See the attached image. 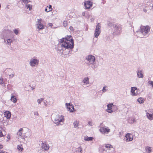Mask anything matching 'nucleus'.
<instances>
[{"mask_svg":"<svg viewBox=\"0 0 153 153\" xmlns=\"http://www.w3.org/2000/svg\"><path fill=\"white\" fill-rule=\"evenodd\" d=\"M4 117H6L7 119H9L10 118L11 113L8 111H6L4 112Z\"/></svg>","mask_w":153,"mask_h":153,"instance_id":"nucleus-19","label":"nucleus"},{"mask_svg":"<svg viewBox=\"0 0 153 153\" xmlns=\"http://www.w3.org/2000/svg\"><path fill=\"white\" fill-rule=\"evenodd\" d=\"M23 128H20L17 133L18 138H21L22 137V131H23Z\"/></svg>","mask_w":153,"mask_h":153,"instance_id":"nucleus-21","label":"nucleus"},{"mask_svg":"<svg viewBox=\"0 0 153 153\" xmlns=\"http://www.w3.org/2000/svg\"><path fill=\"white\" fill-rule=\"evenodd\" d=\"M25 6L27 9H29L30 11L31 10L32 8V5L28 4H25Z\"/></svg>","mask_w":153,"mask_h":153,"instance_id":"nucleus-27","label":"nucleus"},{"mask_svg":"<svg viewBox=\"0 0 153 153\" xmlns=\"http://www.w3.org/2000/svg\"><path fill=\"white\" fill-rule=\"evenodd\" d=\"M10 100L14 103H15L17 101V99L14 96H12L11 97Z\"/></svg>","mask_w":153,"mask_h":153,"instance_id":"nucleus-30","label":"nucleus"},{"mask_svg":"<svg viewBox=\"0 0 153 153\" xmlns=\"http://www.w3.org/2000/svg\"><path fill=\"white\" fill-rule=\"evenodd\" d=\"M79 121L77 120L75 121L73 123V125L74 126V127L75 128H79Z\"/></svg>","mask_w":153,"mask_h":153,"instance_id":"nucleus-20","label":"nucleus"},{"mask_svg":"<svg viewBox=\"0 0 153 153\" xmlns=\"http://www.w3.org/2000/svg\"><path fill=\"white\" fill-rule=\"evenodd\" d=\"M43 100L44 99L42 98L38 99L37 100V102L39 104H40L43 101Z\"/></svg>","mask_w":153,"mask_h":153,"instance_id":"nucleus-31","label":"nucleus"},{"mask_svg":"<svg viewBox=\"0 0 153 153\" xmlns=\"http://www.w3.org/2000/svg\"><path fill=\"white\" fill-rule=\"evenodd\" d=\"M36 26V28L38 29V32L41 34L43 33L40 32V30L44 29V25L41 22H38L37 23Z\"/></svg>","mask_w":153,"mask_h":153,"instance_id":"nucleus-12","label":"nucleus"},{"mask_svg":"<svg viewBox=\"0 0 153 153\" xmlns=\"http://www.w3.org/2000/svg\"><path fill=\"white\" fill-rule=\"evenodd\" d=\"M122 27L121 25H116L113 27V35H120L122 32Z\"/></svg>","mask_w":153,"mask_h":153,"instance_id":"nucleus-5","label":"nucleus"},{"mask_svg":"<svg viewBox=\"0 0 153 153\" xmlns=\"http://www.w3.org/2000/svg\"><path fill=\"white\" fill-rule=\"evenodd\" d=\"M72 110H73V111H75V109L74 108V106H73V105L72 106Z\"/></svg>","mask_w":153,"mask_h":153,"instance_id":"nucleus-53","label":"nucleus"},{"mask_svg":"<svg viewBox=\"0 0 153 153\" xmlns=\"http://www.w3.org/2000/svg\"><path fill=\"white\" fill-rule=\"evenodd\" d=\"M70 29L71 30H74L73 27L72 26H70Z\"/></svg>","mask_w":153,"mask_h":153,"instance_id":"nucleus-51","label":"nucleus"},{"mask_svg":"<svg viewBox=\"0 0 153 153\" xmlns=\"http://www.w3.org/2000/svg\"><path fill=\"white\" fill-rule=\"evenodd\" d=\"M85 12H83L82 13V16H84L85 15Z\"/></svg>","mask_w":153,"mask_h":153,"instance_id":"nucleus-50","label":"nucleus"},{"mask_svg":"<svg viewBox=\"0 0 153 153\" xmlns=\"http://www.w3.org/2000/svg\"><path fill=\"white\" fill-rule=\"evenodd\" d=\"M129 122L131 123H133L135 122V119L133 118H131Z\"/></svg>","mask_w":153,"mask_h":153,"instance_id":"nucleus-34","label":"nucleus"},{"mask_svg":"<svg viewBox=\"0 0 153 153\" xmlns=\"http://www.w3.org/2000/svg\"><path fill=\"white\" fill-rule=\"evenodd\" d=\"M39 60L36 58L33 57L30 59L29 62L30 65L32 68L37 66L39 64Z\"/></svg>","mask_w":153,"mask_h":153,"instance_id":"nucleus-6","label":"nucleus"},{"mask_svg":"<svg viewBox=\"0 0 153 153\" xmlns=\"http://www.w3.org/2000/svg\"><path fill=\"white\" fill-rule=\"evenodd\" d=\"M143 11L145 13H146L147 12V10L145 8L143 9Z\"/></svg>","mask_w":153,"mask_h":153,"instance_id":"nucleus-52","label":"nucleus"},{"mask_svg":"<svg viewBox=\"0 0 153 153\" xmlns=\"http://www.w3.org/2000/svg\"><path fill=\"white\" fill-rule=\"evenodd\" d=\"M9 5H7V6L6 7V9H7V10H8V9H9Z\"/></svg>","mask_w":153,"mask_h":153,"instance_id":"nucleus-55","label":"nucleus"},{"mask_svg":"<svg viewBox=\"0 0 153 153\" xmlns=\"http://www.w3.org/2000/svg\"><path fill=\"white\" fill-rule=\"evenodd\" d=\"M70 108H71H71H72V106H71V107H70Z\"/></svg>","mask_w":153,"mask_h":153,"instance_id":"nucleus-58","label":"nucleus"},{"mask_svg":"<svg viewBox=\"0 0 153 153\" xmlns=\"http://www.w3.org/2000/svg\"><path fill=\"white\" fill-rule=\"evenodd\" d=\"M93 139V137H88L87 136H86L84 137V140L87 141H92Z\"/></svg>","mask_w":153,"mask_h":153,"instance_id":"nucleus-24","label":"nucleus"},{"mask_svg":"<svg viewBox=\"0 0 153 153\" xmlns=\"http://www.w3.org/2000/svg\"><path fill=\"white\" fill-rule=\"evenodd\" d=\"M106 111L109 113H111L114 112V111L112 110V109H110V110H106Z\"/></svg>","mask_w":153,"mask_h":153,"instance_id":"nucleus-40","label":"nucleus"},{"mask_svg":"<svg viewBox=\"0 0 153 153\" xmlns=\"http://www.w3.org/2000/svg\"><path fill=\"white\" fill-rule=\"evenodd\" d=\"M137 77L139 78H143V72L142 70H138L137 71Z\"/></svg>","mask_w":153,"mask_h":153,"instance_id":"nucleus-15","label":"nucleus"},{"mask_svg":"<svg viewBox=\"0 0 153 153\" xmlns=\"http://www.w3.org/2000/svg\"><path fill=\"white\" fill-rule=\"evenodd\" d=\"M74 48V41L71 36L60 39L57 50L59 53H63V51L67 50L68 54Z\"/></svg>","mask_w":153,"mask_h":153,"instance_id":"nucleus-1","label":"nucleus"},{"mask_svg":"<svg viewBox=\"0 0 153 153\" xmlns=\"http://www.w3.org/2000/svg\"><path fill=\"white\" fill-rule=\"evenodd\" d=\"M125 139L126 142L132 141L133 139V136L130 133H127L125 135Z\"/></svg>","mask_w":153,"mask_h":153,"instance_id":"nucleus-14","label":"nucleus"},{"mask_svg":"<svg viewBox=\"0 0 153 153\" xmlns=\"http://www.w3.org/2000/svg\"><path fill=\"white\" fill-rule=\"evenodd\" d=\"M68 110H69L70 112H73L74 111H73V110H72V109H71V108H70V107H69V106H68V108H67Z\"/></svg>","mask_w":153,"mask_h":153,"instance_id":"nucleus-41","label":"nucleus"},{"mask_svg":"<svg viewBox=\"0 0 153 153\" xmlns=\"http://www.w3.org/2000/svg\"><path fill=\"white\" fill-rule=\"evenodd\" d=\"M94 18H92L91 19V22H93L94 21Z\"/></svg>","mask_w":153,"mask_h":153,"instance_id":"nucleus-54","label":"nucleus"},{"mask_svg":"<svg viewBox=\"0 0 153 153\" xmlns=\"http://www.w3.org/2000/svg\"><path fill=\"white\" fill-rule=\"evenodd\" d=\"M100 132L105 135L108 134L111 131V129L108 127L104 126L100 127Z\"/></svg>","mask_w":153,"mask_h":153,"instance_id":"nucleus-7","label":"nucleus"},{"mask_svg":"<svg viewBox=\"0 0 153 153\" xmlns=\"http://www.w3.org/2000/svg\"><path fill=\"white\" fill-rule=\"evenodd\" d=\"M65 105L67 108H68V106H69V107L72 106L73 105H72V104H71V103H65Z\"/></svg>","mask_w":153,"mask_h":153,"instance_id":"nucleus-33","label":"nucleus"},{"mask_svg":"<svg viewBox=\"0 0 153 153\" xmlns=\"http://www.w3.org/2000/svg\"><path fill=\"white\" fill-rule=\"evenodd\" d=\"M131 94L133 96H136L137 95V88L136 87H131Z\"/></svg>","mask_w":153,"mask_h":153,"instance_id":"nucleus-13","label":"nucleus"},{"mask_svg":"<svg viewBox=\"0 0 153 153\" xmlns=\"http://www.w3.org/2000/svg\"><path fill=\"white\" fill-rule=\"evenodd\" d=\"M148 84L149 85H151L152 87L153 88V81L151 80H149L148 81Z\"/></svg>","mask_w":153,"mask_h":153,"instance_id":"nucleus-32","label":"nucleus"},{"mask_svg":"<svg viewBox=\"0 0 153 153\" xmlns=\"http://www.w3.org/2000/svg\"><path fill=\"white\" fill-rule=\"evenodd\" d=\"M41 21H42V19H38L37 20V22H41Z\"/></svg>","mask_w":153,"mask_h":153,"instance_id":"nucleus-49","label":"nucleus"},{"mask_svg":"<svg viewBox=\"0 0 153 153\" xmlns=\"http://www.w3.org/2000/svg\"><path fill=\"white\" fill-rule=\"evenodd\" d=\"M44 105L45 106H46L47 105V101H46V102L44 101Z\"/></svg>","mask_w":153,"mask_h":153,"instance_id":"nucleus-47","label":"nucleus"},{"mask_svg":"<svg viewBox=\"0 0 153 153\" xmlns=\"http://www.w3.org/2000/svg\"><path fill=\"white\" fill-rule=\"evenodd\" d=\"M144 101L143 98L141 97H140L137 99L138 102L140 104L143 103Z\"/></svg>","mask_w":153,"mask_h":153,"instance_id":"nucleus-28","label":"nucleus"},{"mask_svg":"<svg viewBox=\"0 0 153 153\" xmlns=\"http://www.w3.org/2000/svg\"><path fill=\"white\" fill-rule=\"evenodd\" d=\"M13 42L12 40L10 39H8L7 40H4V42L7 44L10 45L11 43Z\"/></svg>","mask_w":153,"mask_h":153,"instance_id":"nucleus-23","label":"nucleus"},{"mask_svg":"<svg viewBox=\"0 0 153 153\" xmlns=\"http://www.w3.org/2000/svg\"><path fill=\"white\" fill-rule=\"evenodd\" d=\"M145 149L146 152L148 153H150L152 150L151 147L148 146L146 147Z\"/></svg>","mask_w":153,"mask_h":153,"instance_id":"nucleus-26","label":"nucleus"},{"mask_svg":"<svg viewBox=\"0 0 153 153\" xmlns=\"http://www.w3.org/2000/svg\"><path fill=\"white\" fill-rule=\"evenodd\" d=\"M3 147V146L2 145L0 144V150H1V149H2ZM2 151L0 150V153H2Z\"/></svg>","mask_w":153,"mask_h":153,"instance_id":"nucleus-44","label":"nucleus"},{"mask_svg":"<svg viewBox=\"0 0 153 153\" xmlns=\"http://www.w3.org/2000/svg\"><path fill=\"white\" fill-rule=\"evenodd\" d=\"M150 29L151 27L148 25L141 26L136 32L140 37L143 38L148 36L149 35Z\"/></svg>","mask_w":153,"mask_h":153,"instance_id":"nucleus-2","label":"nucleus"},{"mask_svg":"<svg viewBox=\"0 0 153 153\" xmlns=\"http://www.w3.org/2000/svg\"><path fill=\"white\" fill-rule=\"evenodd\" d=\"M63 25L65 27L67 26V21H65L63 22Z\"/></svg>","mask_w":153,"mask_h":153,"instance_id":"nucleus-39","label":"nucleus"},{"mask_svg":"<svg viewBox=\"0 0 153 153\" xmlns=\"http://www.w3.org/2000/svg\"><path fill=\"white\" fill-rule=\"evenodd\" d=\"M14 33L16 34L17 35L19 33V31L18 30L15 29L13 30Z\"/></svg>","mask_w":153,"mask_h":153,"instance_id":"nucleus-38","label":"nucleus"},{"mask_svg":"<svg viewBox=\"0 0 153 153\" xmlns=\"http://www.w3.org/2000/svg\"><path fill=\"white\" fill-rule=\"evenodd\" d=\"M89 79L88 77H85L83 79L81 84L83 87L86 88L90 85Z\"/></svg>","mask_w":153,"mask_h":153,"instance_id":"nucleus-8","label":"nucleus"},{"mask_svg":"<svg viewBox=\"0 0 153 153\" xmlns=\"http://www.w3.org/2000/svg\"><path fill=\"white\" fill-rule=\"evenodd\" d=\"M93 2L92 0H85L84 2V5L85 8L87 9H90L92 7Z\"/></svg>","mask_w":153,"mask_h":153,"instance_id":"nucleus-9","label":"nucleus"},{"mask_svg":"<svg viewBox=\"0 0 153 153\" xmlns=\"http://www.w3.org/2000/svg\"><path fill=\"white\" fill-rule=\"evenodd\" d=\"M105 147L106 149V151H113L114 148L110 144H107L105 145Z\"/></svg>","mask_w":153,"mask_h":153,"instance_id":"nucleus-16","label":"nucleus"},{"mask_svg":"<svg viewBox=\"0 0 153 153\" xmlns=\"http://www.w3.org/2000/svg\"><path fill=\"white\" fill-rule=\"evenodd\" d=\"M48 26L52 27L53 26V24L51 23H50L48 24Z\"/></svg>","mask_w":153,"mask_h":153,"instance_id":"nucleus-46","label":"nucleus"},{"mask_svg":"<svg viewBox=\"0 0 153 153\" xmlns=\"http://www.w3.org/2000/svg\"><path fill=\"white\" fill-rule=\"evenodd\" d=\"M22 1L26 4H28V3L30 2L29 0H22Z\"/></svg>","mask_w":153,"mask_h":153,"instance_id":"nucleus-36","label":"nucleus"},{"mask_svg":"<svg viewBox=\"0 0 153 153\" xmlns=\"http://www.w3.org/2000/svg\"><path fill=\"white\" fill-rule=\"evenodd\" d=\"M53 28H55V27H53Z\"/></svg>","mask_w":153,"mask_h":153,"instance_id":"nucleus-59","label":"nucleus"},{"mask_svg":"<svg viewBox=\"0 0 153 153\" xmlns=\"http://www.w3.org/2000/svg\"><path fill=\"white\" fill-rule=\"evenodd\" d=\"M5 71L6 73H8L10 78H12L14 76L15 73L12 69L7 68Z\"/></svg>","mask_w":153,"mask_h":153,"instance_id":"nucleus-11","label":"nucleus"},{"mask_svg":"<svg viewBox=\"0 0 153 153\" xmlns=\"http://www.w3.org/2000/svg\"><path fill=\"white\" fill-rule=\"evenodd\" d=\"M17 148L18 150L20 151H22L23 150V146L21 144L18 145L17 146Z\"/></svg>","mask_w":153,"mask_h":153,"instance_id":"nucleus-29","label":"nucleus"},{"mask_svg":"<svg viewBox=\"0 0 153 153\" xmlns=\"http://www.w3.org/2000/svg\"><path fill=\"white\" fill-rule=\"evenodd\" d=\"M108 89L106 88V87H103L102 89V91L103 92H105L107 91Z\"/></svg>","mask_w":153,"mask_h":153,"instance_id":"nucleus-37","label":"nucleus"},{"mask_svg":"<svg viewBox=\"0 0 153 153\" xmlns=\"http://www.w3.org/2000/svg\"><path fill=\"white\" fill-rule=\"evenodd\" d=\"M86 60L88 62V64L91 65V67L93 69L97 68L98 66V63L95 62V58L94 56L90 55L86 57Z\"/></svg>","mask_w":153,"mask_h":153,"instance_id":"nucleus-4","label":"nucleus"},{"mask_svg":"<svg viewBox=\"0 0 153 153\" xmlns=\"http://www.w3.org/2000/svg\"><path fill=\"white\" fill-rule=\"evenodd\" d=\"M53 121L57 125H62L64 120V117L61 114H54L53 116Z\"/></svg>","mask_w":153,"mask_h":153,"instance_id":"nucleus-3","label":"nucleus"},{"mask_svg":"<svg viewBox=\"0 0 153 153\" xmlns=\"http://www.w3.org/2000/svg\"><path fill=\"white\" fill-rule=\"evenodd\" d=\"M34 114L35 117L36 116H37L39 115V114H38V112L37 111L34 112Z\"/></svg>","mask_w":153,"mask_h":153,"instance_id":"nucleus-42","label":"nucleus"},{"mask_svg":"<svg viewBox=\"0 0 153 153\" xmlns=\"http://www.w3.org/2000/svg\"><path fill=\"white\" fill-rule=\"evenodd\" d=\"M41 146L42 149L45 150H47L49 149V145L46 143H42Z\"/></svg>","mask_w":153,"mask_h":153,"instance_id":"nucleus-17","label":"nucleus"},{"mask_svg":"<svg viewBox=\"0 0 153 153\" xmlns=\"http://www.w3.org/2000/svg\"><path fill=\"white\" fill-rule=\"evenodd\" d=\"M51 10H47V8H45V11H46V12H49L50 11H51Z\"/></svg>","mask_w":153,"mask_h":153,"instance_id":"nucleus-48","label":"nucleus"},{"mask_svg":"<svg viewBox=\"0 0 153 153\" xmlns=\"http://www.w3.org/2000/svg\"><path fill=\"white\" fill-rule=\"evenodd\" d=\"M103 151H105V149H103Z\"/></svg>","mask_w":153,"mask_h":153,"instance_id":"nucleus-57","label":"nucleus"},{"mask_svg":"<svg viewBox=\"0 0 153 153\" xmlns=\"http://www.w3.org/2000/svg\"><path fill=\"white\" fill-rule=\"evenodd\" d=\"M4 136L2 133L1 130H0V137H3Z\"/></svg>","mask_w":153,"mask_h":153,"instance_id":"nucleus-43","label":"nucleus"},{"mask_svg":"<svg viewBox=\"0 0 153 153\" xmlns=\"http://www.w3.org/2000/svg\"><path fill=\"white\" fill-rule=\"evenodd\" d=\"M101 31V26L100 23H98L96 27L94 35L95 37L97 38L100 35Z\"/></svg>","mask_w":153,"mask_h":153,"instance_id":"nucleus-10","label":"nucleus"},{"mask_svg":"<svg viewBox=\"0 0 153 153\" xmlns=\"http://www.w3.org/2000/svg\"><path fill=\"white\" fill-rule=\"evenodd\" d=\"M114 105L112 103H110L107 105V108L106 110H110L112 109Z\"/></svg>","mask_w":153,"mask_h":153,"instance_id":"nucleus-25","label":"nucleus"},{"mask_svg":"<svg viewBox=\"0 0 153 153\" xmlns=\"http://www.w3.org/2000/svg\"><path fill=\"white\" fill-rule=\"evenodd\" d=\"M3 84V80L2 78L0 79V84Z\"/></svg>","mask_w":153,"mask_h":153,"instance_id":"nucleus-45","label":"nucleus"},{"mask_svg":"<svg viewBox=\"0 0 153 153\" xmlns=\"http://www.w3.org/2000/svg\"><path fill=\"white\" fill-rule=\"evenodd\" d=\"M87 125L89 126H93V123L91 121H89L88 122Z\"/></svg>","mask_w":153,"mask_h":153,"instance_id":"nucleus-35","label":"nucleus"},{"mask_svg":"<svg viewBox=\"0 0 153 153\" xmlns=\"http://www.w3.org/2000/svg\"><path fill=\"white\" fill-rule=\"evenodd\" d=\"M83 152L82 148L81 146L77 148L76 149L75 151V153H82Z\"/></svg>","mask_w":153,"mask_h":153,"instance_id":"nucleus-22","label":"nucleus"},{"mask_svg":"<svg viewBox=\"0 0 153 153\" xmlns=\"http://www.w3.org/2000/svg\"><path fill=\"white\" fill-rule=\"evenodd\" d=\"M146 114V117L149 120H153V114H149L148 112H147Z\"/></svg>","mask_w":153,"mask_h":153,"instance_id":"nucleus-18","label":"nucleus"},{"mask_svg":"<svg viewBox=\"0 0 153 153\" xmlns=\"http://www.w3.org/2000/svg\"><path fill=\"white\" fill-rule=\"evenodd\" d=\"M51 5H50L49 7V8L50 9H51Z\"/></svg>","mask_w":153,"mask_h":153,"instance_id":"nucleus-56","label":"nucleus"}]
</instances>
